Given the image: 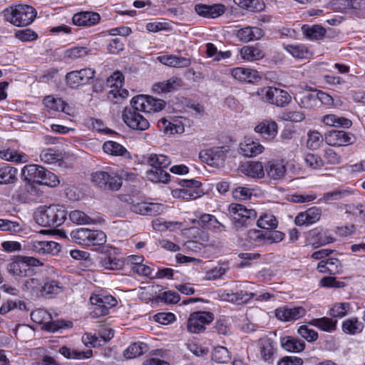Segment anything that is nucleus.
<instances>
[{
    "instance_id": "23",
    "label": "nucleus",
    "mask_w": 365,
    "mask_h": 365,
    "mask_svg": "<svg viewBox=\"0 0 365 365\" xmlns=\"http://www.w3.org/2000/svg\"><path fill=\"white\" fill-rule=\"evenodd\" d=\"M265 171L269 178L279 181L282 180L287 172L285 165L277 160L269 161L265 165Z\"/></svg>"
},
{
    "instance_id": "42",
    "label": "nucleus",
    "mask_w": 365,
    "mask_h": 365,
    "mask_svg": "<svg viewBox=\"0 0 365 365\" xmlns=\"http://www.w3.org/2000/svg\"><path fill=\"white\" fill-rule=\"evenodd\" d=\"M59 352L67 359H89L92 356V350L88 349L86 351L71 349L68 347H62L60 349Z\"/></svg>"
},
{
    "instance_id": "63",
    "label": "nucleus",
    "mask_w": 365,
    "mask_h": 365,
    "mask_svg": "<svg viewBox=\"0 0 365 365\" xmlns=\"http://www.w3.org/2000/svg\"><path fill=\"white\" fill-rule=\"evenodd\" d=\"M340 5L345 9L364 11L365 0H340Z\"/></svg>"
},
{
    "instance_id": "45",
    "label": "nucleus",
    "mask_w": 365,
    "mask_h": 365,
    "mask_svg": "<svg viewBox=\"0 0 365 365\" xmlns=\"http://www.w3.org/2000/svg\"><path fill=\"white\" fill-rule=\"evenodd\" d=\"M264 169L261 163L252 161L246 165L245 170L250 177L262 178L264 175Z\"/></svg>"
},
{
    "instance_id": "51",
    "label": "nucleus",
    "mask_w": 365,
    "mask_h": 365,
    "mask_svg": "<svg viewBox=\"0 0 365 365\" xmlns=\"http://www.w3.org/2000/svg\"><path fill=\"white\" fill-rule=\"evenodd\" d=\"M88 245L86 246H101L106 243V235L101 230H90V233L88 235Z\"/></svg>"
},
{
    "instance_id": "55",
    "label": "nucleus",
    "mask_w": 365,
    "mask_h": 365,
    "mask_svg": "<svg viewBox=\"0 0 365 365\" xmlns=\"http://www.w3.org/2000/svg\"><path fill=\"white\" fill-rule=\"evenodd\" d=\"M41 160L46 163H55L62 159L60 153L53 148L43 150L40 154Z\"/></svg>"
},
{
    "instance_id": "44",
    "label": "nucleus",
    "mask_w": 365,
    "mask_h": 365,
    "mask_svg": "<svg viewBox=\"0 0 365 365\" xmlns=\"http://www.w3.org/2000/svg\"><path fill=\"white\" fill-rule=\"evenodd\" d=\"M351 195V191L346 189H337L332 192H326L320 199L325 202L344 199Z\"/></svg>"
},
{
    "instance_id": "16",
    "label": "nucleus",
    "mask_w": 365,
    "mask_h": 365,
    "mask_svg": "<svg viewBox=\"0 0 365 365\" xmlns=\"http://www.w3.org/2000/svg\"><path fill=\"white\" fill-rule=\"evenodd\" d=\"M220 296L222 300L232 303L242 304L247 302L254 297L255 294L252 292L248 293L242 290L230 289L222 291Z\"/></svg>"
},
{
    "instance_id": "48",
    "label": "nucleus",
    "mask_w": 365,
    "mask_h": 365,
    "mask_svg": "<svg viewBox=\"0 0 365 365\" xmlns=\"http://www.w3.org/2000/svg\"><path fill=\"white\" fill-rule=\"evenodd\" d=\"M267 234V231L253 229L247 232V239L255 246H260L266 242Z\"/></svg>"
},
{
    "instance_id": "61",
    "label": "nucleus",
    "mask_w": 365,
    "mask_h": 365,
    "mask_svg": "<svg viewBox=\"0 0 365 365\" xmlns=\"http://www.w3.org/2000/svg\"><path fill=\"white\" fill-rule=\"evenodd\" d=\"M323 142V137L318 131H309L307 145L312 150L317 149Z\"/></svg>"
},
{
    "instance_id": "27",
    "label": "nucleus",
    "mask_w": 365,
    "mask_h": 365,
    "mask_svg": "<svg viewBox=\"0 0 365 365\" xmlns=\"http://www.w3.org/2000/svg\"><path fill=\"white\" fill-rule=\"evenodd\" d=\"M180 85L181 81L178 78L173 77L167 81L155 83L153 86L152 90L158 94L166 93L177 89Z\"/></svg>"
},
{
    "instance_id": "40",
    "label": "nucleus",
    "mask_w": 365,
    "mask_h": 365,
    "mask_svg": "<svg viewBox=\"0 0 365 365\" xmlns=\"http://www.w3.org/2000/svg\"><path fill=\"white\" fill-rule=\"evenodd\" d=\"M158 125L161 131L167 135L182 133L184 132V127L180 123H174L165 118L159 120Z\"/></svg>"
},
{
    "instance_id": "64",
    "label": "nucleus",
    "mask_w": 365,
    "mask_h": 365,
    "mask_svg": "<svg viewBox=\"0 0 365 365\" xmlns=\"http://www.w3.org/2000/svg\"><path fill=\"white\" fill-rule=\"evenodd\" d=\"M304 162L306 165L313 169H318L324 165V161L317 155L313 153H308L304 157Z\"/></svg>"
},
{
    "instance_id": "50",
    "label": "nucleus",
    "mask_w": 365,
    "mask_h": 365,
    "mask_svg": "<svg viewBox=\"0 0 365 365\" xmlns=\"http://www.w3.org/2000/svg\"><path fill=\"white\" fill-rule=\"evenodd\" d=\"M181 223L178 222H167L162 218H156L153 220L152 226L154 230L160 232L166 231L170 230H174L177 227H179Z\"/></svg>"
},
{
    "instance_id": "4",
    "label": "nucleus",
    "mask_w": 365,
    "mask_h": 365,
    "mask_svg": "<svg viewBox=\"0 0 365 365\" xmlns=\"http://www.w3.org/2000/svg\"><path fill=\"white\" fill-rule=\"evenodd\" d=\"M228 211L232 218L234 227L237 231L247 227L255 220L257 216L255 210L248 209L245 205L238 203L230 204Z\"/></svg>"
},
{
    "instance_id": "17",
    "label": "nucleus",
    "mask_w": 365,
    "mask_h": 365,
    "mask_svg": "<svg viewBox=\"0 0 365 365\" xmlns=\"http://www.w3.org/2000/svg\"><path fill=\"white\" fill-rule=\"evenodd\" d=\"M196 13L204 18L215 19L222 15L225 11V6L223 4L206 5L197 4L195 6Z\"/></svg>"
},
{
    "instance_id": "30",
    "label": "nucleus",
    "mask_w": 365,
    "mask_h": 365,
    "mask_svg": "<svg viewBox=\"0 0 365 365\" xmlns=\"http://www.w3.org/2000/svg\"><path fill=\"white\" fill-rule=\"evenodd\" d=\"M42 288L43 281L37 277H31L25 279L21 287L24 292H28L35 297L42 295Z\"/></svg>"
},
{
    "instance_id": "18",
    "label": "nucleus",
    "mask_w": 365,
    "mask_h": 365,
    "mask_svg": "<svg viewBox=\"0 0 365 365\" xmlns=\"http://www.w3.org/2000/svg\"><path fill=\"white\" fill-rule=\"evenodd\" d=\"M263 30L257 26H246L237 31L236 36L243 43L257 41L263 37Z\"/></svg>"
},
{
    "instance_id": "37",
    "label": "nucleus",
    "mask_w": 365,
    "mask_h": 365,
    "mask_svg": "<svg viewBox=\"0 0 365 365\" xmlns=\"http://www.w3.org/2000/svg\"><path fill=\"white\" fill-rule=\"evenodd\" d=\"M341 327L345 334L355 335L363 331L364 324L356 317H351L342 322Z\"/></svg>"
},
{
    "instance_id": "28",
    "label": "nucleus",
    "mask_w": 365,
    "mask_h": 365,
    "mask_svg": "<svg viewBox=\"0 0 365 365\" xmlns=\"http://www.w3.org/2000/svg\"><path fill=\"white\" fill-rule=\"evenodd\" d=\"M240 153L245 157L252 158L264 150V147L259 143L255 142L251 139H247L240 143Z\"/></svg>"
},
{
    "instance_id": "15",
    "label": "nucleus",
    "mask_w": 365,
    "mask_h": 365,
    "mask_svg": "<svg viewBox=\"0 0 365 365\" xmlns=\"http://www.w3.org/2000/svg\"><path fill=\"white\" fill-rule=\"evenodd\" d=\"M100 21V14L93 11H81L75 14L72 18L73 24L77 26H93Z\"/></svg>"
},
{
    "instance_id": "3",
    "label": "nucleus",
    "mask_w": 365,
    "mask_h": 365,
    "mask_svg": "<svg viewBox=\"0 0 365 365\" xmlns=\"http://www.w3.org/2000/svg\"><path fill=\"white\" fill-rule=\"evenodd\" d=\"M152 168L147 171L146 175L153 182L167 183L170 180V174L165 170L170 164L171 160L165 155L151 154L148 159Z\"/></svg>"
},
{
    "instance_id": "21",
    "label": "nucleus",
    "mask_w": 365,
    "mask_h": 365,
    "mask_svg": "<svg viewBox=\"0 0 365 365\" xmlns=\"http://www.w3.org/2000/svg\"><path fill=\"white\" fill-rule=\"evenodd\" d=\"M31 319L37 324H44L45 329L50 331H55L59 328L55 322H51V317L44 309H36L31 313Z\"/></svg>"
},
{
    "instance_id": "24",
    "label": "nucleus",
    "mask_w": 365,
    "mask_h": 365,
    "mask_svg": "<svg viewBox=\"0 0 365 365\" xmlns=\"http://www.w3.org/2000/svg\"><path fill=\"white\" fill-rule=\"evenodd\" d=\"M277 129V124L274 120H264L255 128V131L265 139L271 140L276 136Z\"/></svg>"
},
{
    "instance_id": "60",
    "label": "nucleus",
    "mask_w": 365,
    "mask_h": 365,
    "mask_svg": "<svg viewBox=\"0 0 365 365\" xmlns=\"http://www.w3.org/2000/svg\"><path fill=\"white\" fill-rule=\"evenodd\" d=\"M349 308V303H337L331 308L329 314L334 318H342L347 314Z\"/></svg>"
},
{
    "instance_id": "34",
    "label": "nucleus",
    "mask_w": 365,
    "mask_h": 365,
    "mask_svg": "<svg viewBox=\"0 0 365 365\" xmlns=\"http://www.w3.org/2000/svg\"><path fill=\"white\" fill-rule=\"evenodd\" d=\"M240 53L244 60L250 61H257L264 56L263 50L259 46H244L240 49Z\"/></svg>"
},
{
    "instance_id": "14",
    "label": "nucleus",
    "mask_w": 365,
    "mask_h": 365,
    "mask_svg": "<svg viewBox=\"0 0 365 365\" xmlns=\"http://www.w3.org/2000/svg\"><path fill=\"white\" fill-rule=\"evenodd\" d=\"M352 138V134L336 130L327 132L324 136V140L328 145L337 147L351 144Z\"/></svg>"
},
{
    "instance_id": "53",
    "label": "nucleus",
    "mask_w": 365,
    "mask_h": 365,
    "mask_svg": "<svg viewBox=\"0 0 365 365\" xmlns=\"http://www.w3.org/2000/svg\"><path fill=\"white\" fill-rule=\"evenodd\" d=\"M230 359L229 351L224 346L215 347L212 351V359L217 363H227Z\"/></svg>"
},
{
    "instance_id": "11",
    "label": "nucleus",
    "mask_w": 365,
    "mask_h": 365,
    "mask_svg": "<svg viewBox=\"0 0 365 365\" xmlns=\"http://www.w3.org/2000/svg\"><path fill=\"white\" fill-rule=\"evenodd\" d=\"M214 319L213 314L208 312H197L190 314L187 321V329L192 333H200L205 325L210 324Z\"/></svg>"
},
{
    "instance_id": "1",
    "label": "nucleus",
    "mask_w": 365,
    "mask_h": 365,
    "mask_svg": "<svg viewBox=\"0 0 365 365\" xmlns=\"http://www.w3.org/2000/svg\"><path fill=\"white\" fill-rule=\"evenodd\" d=\"M2 14L6 21L19 27L31 24L37 15L35 9L26 4L8 7L3 11Z\"/></svg>"
},
{
    "instance_id": "22",
    "label": "nucleus",
    "mask_w": 365,
    "mask_h": 365,
    "mask_svg": "<svg viewBox=\"0 0 365 365\" xmlns=\"http://www.w3.org/2000/svg\"><path fill=\"white\" fill-rule=\"evenodd\" d=\"M114 336V331L112 329H107L101 331L100 336H96L91 334H86L82 336V341L86 346H101V341L103 340L106 344Z\"/></svg>"
},
{
    "instance_id": "38",
    "label": "nucleus",
    "mask_w": 365,
    "mask_h": 365,
    "mask_svg": "<svg viewBox=\"0 0 365 365\" xmlns=\"http://www.w3.org/2000/svg\"><path fill=\"white\" fill-rule=\"evenodd\" d=\"M302 31L306 38L312 41L322 39L326 33V30L319 25H304Z\"/></svg>"
},
{
    "instance_id": "8",
    "label": "nucleus",
    "mask_w": 365,
    "mask_h": 365,
    "mask_svg": "<svg viewBox=\"0 0 365 365\" xmlns=\"http://www.w3.org/2000/svg\"><path fill=\"white\" fill-rule=\"evenodd\" d=\"M92 305L91 317L98 318L108 314L109 309L117 304V299L111 295L94 294L90 297Z\"/></svg>"
},
{
    "instance_id": "47",
    "label": "nucleus",
    "mask_w": 365,
    "mask_h": 365,
    "mask_svg": "<svg viewBox=\"0 0 365 365\" xmlns=\"http://www.w3.org/2000/svg\"><path fill=\"white\" fill-rule=\"evenodd\" d=\"M146 345L141 342L131 344L123 352L127 359H134L141 356L145 351Z\"/></svg>"
},
{
    "instance_id": "5",
    "label": "nucleus",
    "mask_w": 365,
    "mask_h": 365,
    "mask_svg": "<svg viewBox=\"0 0 365 365\" xmlns=\"http://www.w3.org/2000/svg\"><path fill=\"white\" fill-rule=\"evenodd\" d=\"M256 95L263 102L274 105L277 107H284L292 100V97L287 91L272 86L258 88L256 91Z\"/></svg>"
},
{
    "instance_id": "31",
    "label": "nucleus",
    "mask_w": 365,
    "mask_h": 365,
    "mask_svg": "<svg viewBox=\"0 0 365 365\" xmlns=\"http://www.w3.org/2000/svg\"><path fill=\"white\" fill-rule=\"evenodd\" d=\"M8 272L15 277H24L31 272L30 268H26V264H23L19 256L15 257L14 260L9 263L6 267Z\"/></svg>"
},
{
    "instance_id": "43",
    "label": "nucleus",
    "mask_w": 365,
    "mask_h": 365,
    "mask_svg": "<svg viewBox=\"0 0 365 365\" xmlns=\"http://www.w3.org/2000/svg\"><path fill=\"white\" fill-rule=\"evenodd\" d=\"M336 320H332L328 317L313 319L310 324L324 331L331 332L336 329Z\"/></svg>"
},
{
    "instance_id": "9",
    "label": "nucleus",
    "mask_w": 365,
    "mask_h": 365,
    "mask_svg": "<svg viewBox=\"0 0 365 365\" xmlns=\"http://www.w3.org/2000/svg\"><path fill=\"white\" fill-rule=\"evenodd\" d=\"M131 103L135 104L139 109L145 113L159 112L165 106V101L162 99H156L150 96L139 95L131 99Z\"/></svg>"
},
{
    "instance_id": "46",
    "label": "nucleus",
    "mask_w": 365,
    "mask_h": 365,
    "mask_svg": "<svg viewBox=\"0 0 365 365\" xmlns=\"http://www.w3.org/2000/svg\"><path fill=\"white\" fill-rule=\"evenodd\" d=\"M284 49L296 58H307L310 55L304 45H286Z\"/></svg>"
},
{
    "instance_id": "41",
    "label": "nucleus",
    "mask_w": 365,
    "mask_h": 365,
    "mask_svg": "<svg viewBox=\"0 0 365 365\" xmlns=\"http://www.w3.org/2000/svg\"><path fill=\"white\" fill-rule=\"evenodd\" d=\"M282 346L287 351L300 352L304 350V342L292 336H287L282 339Z\"/></svg>"
},
{
    "instance_id": "54",
    "label": "nucleus",
    "mask_w": 365,
    "mask_h": 365,
    "mask_svg": "<svg viewBox=\"0 0 365 365\" xmlns=\"http://www.w3.org/2000/svg\"><path fill=\"white\" fill-rule=\"evenodd\" d=\"M16 170L9 165L0 168V184L11 183L14 181Z\"/></svg>"
},
{
    "instance_id": "26",
    "label": "nucleus",
    "mask_w": 365,
    "mask_h": 365,
    "mask_svg": "<svg viewBox=\"0 0 365 365\" xmlns=\"http://www.w3.org/2000/svg\"><path fill=\"white\" fill-rule=\"evenodd\" d=\"M44 168L38 165H25L22 170L21 175L24 179L28 182L39 183L41 178H42V170Z\"/></svg>"
},
{
    "instance_id": "57",
    "label": "nucleus",
    "mask_w": 365,
    "mask_h": 365,
    "mask_svg": "<svg viewBox=\"0 0 365 365\" xmlns=\"http://www.w3.org/2000/svg\"><path fill=\"white\" fill-rule=\"evenodd\" d=\"M90 233V229L88 228H78L73 230L71 232V237L72 240L79 245L86 246L88 245V235Z\"/></svg>"
},
{
    "instance_id": "62",
    "label": "nucleus",
    "mask_w": 365,
    "mask_h": 365,
    "mask_svg": "<svg viewBox=\"0 0 365 365\" xmlns=\"http://www.w3.org/2000/svg\"><path fill=\"white\" fill-rule=\"evenodd\" d=\"M0 230L10 232H18L22 230V227L17 222L6 219H0Z\"/></svg>"
},
{
    "instance_id": "56",
    "label": "nucleus",
    "mask_w": 365,
    "mask_h": 365,
    "mask_svg": "<svg viewBox=\"0 0 365 365\" xmlns=\"http://www.w3.org/2000/svg\"><path fill=\"white\" fill-rule=\"evenodd\" d=\"M260 353L263 359L266 361H269L273 355V346L270 339L265 338L259 341Z\"/></svg>"
},
{
    "instance_id": "25",
    "label": "nucleus",
    "mask_w": 365,
    "mask_h": 365,
    "mask_svg": "<svg viewBox=\"0 0 365 365\" xmlns=\"http://www.w3.org/2000/svg\"><path fill=\"white\" fill-rule=\"evenodd\" d=\"M232 77L239 81L252 83L260 78L259 73L256 70L247 68H235L231 70Z\"/></svg>"
},
{
    "instance_id": "2",
    "label": "nucleus",
    "mask_w": 365,
    "mask_h": 365,
    "mask_svg": "<svg viewBox=\"0 0 365 365\" xmlns=\"http://www.w3.org/2000/svg\"><path fill=\"white\" fill-rule=\"evenodd\" d=\"M66 218V212L63 206L52 205L40 207L35 212L34 219L43 227H58Z\"/></svg>"
},
{
    "instance_id": "52",
    "label": "nucleus",
    "mask_w": 365,
    "mask_h": 365,
    "mask_svg": "<svg viewBox=\"0 0 365 365\" xmlns=\"http://www.w3.org/2000/svg\"><path fill=\"white\" fill-rule=\"evenodd\" d=\"M257 225L262 229L273 230L277 227V221L274 215L265 214L259 218Z\"/></svg>"
},
{
    "instance_id": "36",
    "label": "nucleus",
    "mask_w": 365,
    "mask_h": 365,
    "mask_svg": "<svg viewBox=\"0 0 365 365\" xmlns=\"http://www.w3.org/2000/svg\"><path fill=\"white\" fill-rule=\"evenodd\" d=\"M158 60L163 64L175 68L187 67L190 65V60L186 58L175 56L164 55L158 57Z\"/></svg>"
},
{
    "instance_id": "58",
    "label": "nucleus",
    "mask_w": 365,
    "mask_h": 365,
    "mask_svg": "<svg viewBox=\"0 0 365 365\" xmlns=\"http://www.w3.org/2000/svg\"><path fill=\"white\" fill-rule=\"evenodd\" d=\"M69 218L71 222L78 225L91 224L92 219L85 212L80 210H73L69 214Z\"/></svg>"
},
{
    "instance_id": "32",
    "label": "nucleus",
    "mask_w": 365,
    "mask_h": 365,
    "mask_svg": "<svg viewBox=\"0 0 365 365\" xmlns=\"http://www.w3.org/2000/svg\"><path fill=\"white\" fill-rule=\"evenodd\" d=\"M165 207L160 203H144L133 205V211L141 215H156L164 211Z\"/></svg>"
},
{
    "instance_id": "39",
    "label": "nucleus",
    "mask_w": 365,
    "mask_h": 365,
    "mask_svg": "<svg viewBox=\"0 0 365 365\" xmlns=\"http://www.w3.org/2000/svg\"><path fill=\"white\" fill-rule=\"evenodd\" d=\"M63 291V286L58 280L51 279L47 282H43L42 295L52 297L58 294Z\"/></svg>"
},
{
    "instance_id": "19",
    "label": "nucleus",
    "mask_w": 365,
    "mask_h": 365,
    "mask_svg": "<svg viewBox=\"0 0 365 365\" xmlns=\"http://www.w3.org/2000/svg\"><path fill=\"white\" fill-rule=\"evenodd\" d=\"M31 248L39 254H49L51 255H57L61 251V246L58 243L53 241H39L35 240L31 243Z\"/></svg>"
},
{
    "instance_id": "6",
    "label": "nucleus",
    "mask_w": 365,
    "mask_h": 365,
    "mask_svg": "<svg viewBox=\"0 0 365 365\" xmlns=\"http://www.w3.org/2000/svg\"><path fill=\"white\" fill-rule=\"evenodd\" d=\"M143 112L135 104L131 103L125 107L123 111L122 118L124 123L131 129L136 130H145L150 127L147 117L141 114Z\"/></svg>"
},
{
    "instance_id": "20",
    "label": "nucleus",
    "mask_w": 365,
    "mask_h": 365,
    "mask_svg": "<svg viewBox=\"0 0 365 365\" xmlns=\"http://www.w3.org/2000/svg\"><path fill=\"white\" fill-rule=\"evenodd\" d=\"M321 214V210L319 207H312L298 214L295 217V224L297 226L312 225L319 220Z\"/></svg>"
},
{
    "instance_id": "12",
    "label": "nucleus",
    "mask_w": 365,
    "mask_h": 365,
    "mask_svg": "<svg viewBox=\"0 0 365 365\" xmlns=\"http://www.w3.org/2000/svg\"><path fill=\"white\" fill-rule=\"evenodd\" d=\"M228 151L225 147H218L200 153V158L207 164L212 166H220L223 164Z\"/></svg>"
},
{
    "instance_id": "49",
    "label": "nucleus",
    "mask_w": 365,
    "mask_h": 365,
    "mask_svg": "<svg viewBox=\"0 0 365 365\" xmlns=\"http://www.w3.org/2000/svg\"><path fill=\"white\" fill-rule=\"evenodd\" d=\"M0 158L5 160L17 163L28 161V156L24 153H17L10 150H0Z\"/></svg>"
},
{
    "instance_id": "13",
    "label": "nucleus",
    "mask_w": 365,
    "mask_h": 365,
    "mask_svg": "<svg viewBox=\"0 0 365 365\" xmlns=\"http://www.w3.org/2000/svg\"><path fill=\"white\" fill-rule=\"evenodd\" d=\"M306 314V309L302 307H279L275 310V317L283 322L295 321Z\"/></svg>"
},
{
    "instance_id": "33",
    "label": "nucleus",
    "mask_w": 365,
    "mask_h": 365,
    "mask_svg": "<svg viewBox=\"0 0 365 365\" xmlns=\"http://www.w3.org/2000/svg\"><path fill=\"white\" fill-rule=\"evenodd\" d=\"M103 149L105 153L113 156H122L129 158L130 153L127 149L120 143L115 141H107L103 145Z\"/></svg>"
},
{
    "instance_id": "10",
    "label": "nucleus",
    "mask_w": 365,
    "mask_h": 365,
    "mask_svg": "<svg viewBox=\"0 0 365 365\" xmlns=\"http://www.w3.org/2000/svg\"><path fill=\"white\" fill-rule=\"evenodd\" d=\"M179 183L183 188L173 190L174 197L189 200L196 199L201 195L202 192L199 190L201 182L198 180H181Z\"/></svg>"
},
{
    "instance_id": "59",
    "label": "nucleus",
    "mask_w": 365,
    "mask_h": 365,
    "mask_svg": "<svg viewBox=\"0 0 365 365\" xmlns=\"http://www.w3.org/2000/svg\"><path fill=\"white\" fill-rule=\"evenodd\" d=\"M60 181L58 177L52 172L44 168L42 170V178L38 184L46 185L50 187H56L59 184Z\"/></svg>"
},
{
    "instance_id": "35",
    "label": "nucleus",
    "mask_w": 365,
    "mask_h": 365,
    "mask_svg": "<svg viewBox=\"0 0 365 365\" xmlns=\"http://www.w3.org/2000/svg\"><path fill=\"white\" fill-rule=\"evenodd\" d=\"M322 121L328 126L341 127L344 128H349L352 125L351 120L344 117H339L334 114L325 115L323 116Z\"/></svg>"
},
{
    "instance_id": "7",
    "label": "nucleus",
    "mask_w": 365,
    "mask_h": 365,
    "mask_svg": "<svg viewBox=\"0 0 365 365\" xmlns=\"http://www.w3.org/2000/svg\"><path fill=\"white\" fill-rule=\"evenodd\" d=\"M119 178L114 172L97 170L91 174V182L101 190L117 191L121 187Z\"/></svg>"
},
{
    "instance_id": "29",
    "label": "nucleus",
    "mask_w": 365,
    "mask_h": 365,
    "mask_svg": "<svg viewBox=\"0 0 365 365\" xmlns=\"http://www.w3.org/2000/svg\"><path fill=\"white\" fill-rule=\"evenodd\" d=\"M317 269L322 273L336 274L341 272L340 261L336 258H329L318 263Z\"/></svg>"
}]
</instances>
